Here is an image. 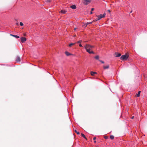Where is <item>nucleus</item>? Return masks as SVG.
Segmentation results:
<instances>
[{"label":"nucleus","mask_w":147,"mask_h":147,"mask_svg":"<svg viewBox=\"0 0 147 147\" xmlns=\"http://www.w3.org/2000/svg\"><path fill=\"white\" fill-rule=\"evenodd\" d=\"M84 49L86 50V52L88 53H89L90 54H94V52H93L92 51H90V49L88 48L86 46L84 47Z\"/></svg>","instance_id":"nucleus-1"},{"label":"nucleus","mask_w":147,"mask_h":147,"mask_svg":"<svg viewBox=\"0 0 147 147\" xmlns=\"http://www.w3.org/2000/svg\"><path fill=\"white\" fill-rule=\"evenodd\" d=\"M128 55H124L121 56L120 57V59L123 61L126 60L128 58Z\"/></svg>","instance_id":"nucleus-2"},{"label":"nucleus","mask_w":147,"mask_h":147,"mask_svg":"<svg viewBox=\"0 0 147 147\" xmlns=\"http://www.w3.org/2000/svg\"><path fill=\"white\" fill-rule=\"evenodd\" d=\"M106 15V14L105 13H104L103 14H100V15L98 18L96 19V21H97L98 20H100L101 18H104L105 17V15Z\"/></svg>","instance_id":"nucleus-3"},{"label":"nucleus","mask_w":147,"mask_h":147,"mask_svg":"<svg viewBox=\"0 0 147 147\" xmlns=\"http://www.w3.org/2000/svg\"><path fill=\"white\" fill-rule=\"evenodd\" d=\"M21 40L22 42L24 43L26 40V39L25 37H22L21 38Z\"/></svg>","instance_id":"nucleus-4"},{"label":"nucleus","mask_w":147,"mask_h":147,"mask_svg":"<svg viewBox=\"0 0 147 147\" xmlns=\"http://www.w3.org/2000/svg\"><path fill=\"white\" fill-rule=\"evenodd\" d=\"M84 1L85 2L84 3V4L85 5H87L91 1V0H84Z\"/></svg>","instance_id":"nucleus-5"},{"label":"nucleus","mask_w":147,"mask_h":147,"mask_svg":"<svg viewBox=\"0 0 147 147\" xmlns=\"http://www.w3.org/2000/svg\"><path fill=\"white\" fill-rule=\"evenodd\" d=\"M85 46H86L88 48H91L94 47V46H93L89 44H86Z\"/></svg>","instance_id":"nucleus-6"},{"label":"nucleus","mask_w":147,"mask_h":147,"mask_svg":"<svg viewBox=\"0 0 147 147\" xmlns=\"http://www.w3.org/2000/svg\"><path fill=\"white\" fill-rule=\"evenodd\" d=\"M70 8L73 9H75L76 8V7L75 5H73L70 6Z\"/></svg>","instance_id":"nucleus-7"},{"label":"nucleus","mask_w":147,"mask_h":147,"mask_svg":"<svg viewBox=\"0 0 147 147\" xmlns=\"http://www.w3.org/2000/svg\"><path fill=\"white\" fill-rule=\"evenodd\" d=\"M67 12V11L64 10H61L60 11L61 13L62 14H64L66 13Z\"/></svg>","instance_id":"nucleus-8"},{"label":"nucleus","mask_w":147,"mask_h":147,"mask_svg":"<svg viewBox=\"0 0 147 147\" xmlns=\"http://www.w3.org/2000/svg\"><path fill=\"white\" fill-rule=\"evenodd\" d=\"M16 61L17 62H20V58L18 56L16 58Z\"/></svg>","instance_id":"nucleus-9"},{"label":"nucleus","mask_w":147,"mask_h":147,"mask_svg":"<svg viewBox=\"0 0 147 147\" xmlns=\"http://www.w3.org/2000/svg\"><path fill=\"white\" fill-rule=\"evenodd\" d=\"M10 35L12 36H13L17 38H20V36H18V35H13V34H10Z\"/></svg>","instance_id":"nucleus-10"},{"label":"nucleus","mask_w":147,"mask_h":147,"mask_svg":"<svg viewBox=\"0 0 147 147\" xmlns=\"http://www.w3.org/2000/svg\"><path fill=\"white\" fill-rule=\"evenodd\" d=\"M65 53L67 56H69L71 55V53H69L67 51L65 52Z\"/></svg>","instance_id":"nucleus-11"},{"label":"nucleus","mask_w":147,"mask_h":147,"mask_svg":"<svg viewBox=\"0 0 147 147\" xmlns=\"http://www.w3.org/2000/svg\"><path fill=\"white\" fill-rule=\"evenodd\" d=\"M115 54H116V55L115 56L116 57H119L121 56V54L120 53H116Z\"/></svg>","instance_id":"nucleus-12"},{"label":"nucleus","mask_w":147,"mask_h":147,"mask_svg":"<svg viewBox=\"0 0 147 147\" xmlns=\"http://www.w3.org/2000/svg\"><path fill=\"white\" fill-rule=\"evenodd\" d=\"M141 92V91H139L136 94V95L137 97H139L140 96V93Z\"/></svg>","instance_id":"nucleus-13"},{"label":"nucleus","mask_w":147,"mask_h":147,"mask_svg":"<svg viewBox=\"0 0 147 147\" xmlns=\"http://www.w3.org/2000/svg\"><path fill=\"white\" fill-rule=\"evenodd\" d=\"M97 73L96 72H93V71H91V74L92 76H94V74H96Z\"/></svg>","instance_id":"nucleus-14"},{"label":"nucleus","mask_w":147,"mask_h":147,"mask_svg":"<svg viewBox=\"0 0 147 147\" xmlns=\"http://www.w3.org/2000/svg\"><path fill=\"white\" fill-rule=\"evenodd\" d=\"M81 136H82L83 137L84 139H87L85 135L83 134H81Z\"/></svg>","instance_id":"nucleus-15"},{"label":"nucleus","mask_w":147,"mask_h":147,"mask_svg":"<svg viewBox=\"0 0 147 147\" xmlns=\"http://www.w3.org/2000/svg\"><path fill=\"white\" fill-rule=\"evenodd\" d=\"M94 58L96 59L99 60V56L98 55H96L94 57Z\"/></svg>","instance_id":"nucleus-16"},{"label":"nucleus","mask_w":147,"mask_h":147,"mask_svg":"<svg viewBox=\"0 0 147 147\" xmlns=\"http://www.w3.org/2000/svg\"><path fill=\"white\" fill-rule=\"evenodd\" d=\"M109 65H107L106 66L104 67V68L105 69H108L109 68Z\"/></svg>","instance_id":"nucleus-17"},{"label":"nucleus","mask_w":147,"mask_h":147,"mask_svg":"<svg viewBox=\"0 0 147 147\" xmlns=\"http://www.w3.org/2000/svg\"><path fill=\"white\" fill-rule=\"evenodd\" d=\"M110 138L111 140H113L114 139V137L112 135L110 136Z\"/></svg>","instance_id":"nucleus-18"},{"label":"nucleus","mask_w":147,"mask_h":147,"mask_svg":"<svg viewBox=\"0 0 147 147\" xmlns=\"http://www.w3.org/2000/svg\"><path fill=\"white\" fill-rule=\"evenodd\" d=\"M75 43H70L69 46V47H71L72 45H74V44Z\"/></svg>","instance_id":"nucleus-19"},{"label":"nucleus","mask_w":147,"mask_h":147,"mask_svg":"<svg viewBox=\"0 0 147 147\" xmlns=\"http://www.w3.org/2000/svg\"><path fill=\"white\" fill-rule=\"evenodd\" d=\"M75 131L77 133V134H80V132L78 131H77L76 130H75Z\"/></svg>","instance_id":"nucleus-20"},{"label":"nucleus","mask_w":147,"mask_h":147,"mask_svg":"<svg viewBox=\"0 0 147 147\" xmlns=\"http://www.w3.org/2000/svg\"><path fill=\"white\" fill-rule=\"evenodd\" d=\"M99 61L102 63H104V61L100 60H99Z\"/></svg>","instance_id":"nucleus-21"},{"label":"nucleus","mask_w":147,"mask_h":147,"mask_svg":"<svg viewBox=\"0 0 147 147\" xmlns=\"http://www.w3.org/2000/svg\"><path fill=\"white\" fill-rule=\"evenodd\" d=\"M82 42V40H80L78 41L77 42V43H81Z\"/></svg>","instance_id":"nucleus-22"},{"label":"nucleus","mask_w":147,"mask_h":147,"mask_svg":"<svg viewBox=\"0 0 147 147\" xmlns=\"http://www.w3.org/2000/svg\"><path fill=\"white\" fill-rule=\"evenodd\" d=\"M20 24L21 26H23L24 25L23 24L22 22H20Z\"/></svg>","instance_id":"nucleus-23"},{"label":"nucleus","mask_w":147,"mask_h":147,"mask_svg":"<svg viewBox=\"0 0 147 147\" xmlns=\"http://www.w3.org/2000/svg\"><path fill=\"white\" fill-rule=\"evenodd\" d=\"M92 22H88L87 24V25H88L89 24H91L92 23Z\"/></svg>","instance_id":"nucleus-24"},{"label":"nucleus","mask_w":147,"mask_h":147,"mask_svg":"<svg viewBox=\"0 0 147 147\" xmlns=\"http://www.w3.org/2000/svg\"><path fill=\"white\" fill-rule=\"evenodd\" d=\"M87 25H88L87 24V23H86V24H85L84 25V26L85 27H86L87 26Z\"/></svg>","instance_id":"nucleus-25"},{"label":"nucleus","mask_w":147,"mask_h":147,"mask_svg":"<svg viewBox=\"0 0 147 147\" xmlns=\"http://www.w3.org/2000/svg\"><path fill=\"white\" fill-rule=\"evenodd\" d=\"M79 46H80V47H82V45L81 44H80L79 45Z\"/></svg>","instance_id":"nucleus-26"},{"label":"nucleus","mask_w":147,"mask_h":147,"mask_svg":"<svg viewBox=\"0 0 147 147\" xmlns=\"http://www.w3.org/2000/svg\"><path fill=\"white\" fill-rule=\"evenodd\" d=\"M94 10V8H92L91 9V11H92Z\"/></svg>","instance_id":"nucleus-27"},{"label":"nucleus","mask_w":147,"mask_h":147,"mask_svg":"<svg viewBox=\"0 0 147 147\" xmlns=\"http://www.w3.org/2000/svg\"><path fill=\"white\" fill-rule=\"evenodd\" d=\"M51 1V0H47V2H50Z\"/></svg>","instance_id":"nucleus-28"},{"label":"nucleus","mask_w":147,"mask_h":147,"mask_svg":"<svg viewBox=\"0 0 147 147\" xmlns=\"http://www.w3.org/2000/svg\"><path fill=\"white\" fill-rule=\"evenodd\" d=\"M96 137H94V138H93V139L94 140H96Z\"/></svg>","instance_id":"nucleus-29"},{"label":"nucleus","mask_w":147,"mask_h":147,"mask_svg":"<svg viewBox=\"0 0 147 147\" xmlns=\"http://www.w3.org/2000/svg\"><path fill=\"white\" fill-rule=\"evenodd\" d=\"M104 138L106 139H107L108 137L107 136H105Z\"/></svg>","instance_id":"nucleus-30"},{"label":"nucleus","mask_w":147,"mask_h":147,"mask_svg":"<svg viewBox=\"0 0 147 147\" xmlns=\"http://www.w3.org/2000/svg\"><path fill=\"white\" fill-rule=\"evenodd\" d=\"M107 11L108 12H109V13H110V10H107Z\"/></svg>","instance_id":"nucleus-31"},{"label":"nucleus","mask_w":147,"mask_h":147,"mask_svg":"<svg viewBox=\"0 0 147 147\" xmlns=\"http://www.w3.org/2000/svg\"><path fill=\"white\" fill-rule=\"evenodd\" d=\"M93 13V12H92V11H91L90 12V14H91Z\"/></svg>","instance_id":"nucleus-32"},{"label":"nucleus","mask_w":147,"mask_h":147,"mask_svg":"<svg viewBox=\"0 0 147 147\" xmlns=\"http://www.w3.org/2000/svg\"><path fill=\"white\" fill-rule=\"evenodd\" d=\"M134 118V116H133L132 117H131V119H133Z\"/></svg>","instance_id":"nucleus-33"},{"label":"nucleus","mask_w":147,"mask_h":147,"mask_svg":"<svg viewBox=\"0 0 147 147\" xmlns=\"http://www.w3.org/2000/svg\"><path fill=\"white\" fill-rule=\"evenodd\" d=\"M94 143H95L96 142V141L94 140Z\"/></svg>","instance_id":"nucleus-34"},{"label":"nucleus","mask_w":147,"mask_h":147,"mask_svg":"<svg viewBox=\"0 0 147 147\" xmlns=\"http://www.w3.org/2000/svg\"><path fill=\"white\" fill-rule=\"evenodd\" d=\"M76 28H74V30H76Z\"/></svg>","instance_id":"nucleus-35"}]
</instances>
